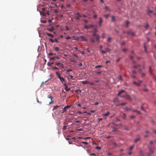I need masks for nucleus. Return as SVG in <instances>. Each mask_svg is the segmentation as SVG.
I'll return each instance as SVG.
<instances>
[{"mask_svg":"<svg viewBox=\"0 0 156 156\" xmlns=\"http://www.w3.org/2000/svg\"><path fill=\"white\" fill-rule=\"evenodd\" d=\"M93 36L96 37V39L98 42L99 41V36L96 34V32H93Z\"/></svg>","mask_w":156,"mask_h":156,"instance_id":"nucleus-1","label":"nucleus"},{"mask_svg":"<svg viewBox=\"0 0 156 156\" xmlns=\"http://www.w3.org/2000/svg\"><path fill=\"white\" fill-rule=\"evenodd\" d=\"M79 38H80L81 40V41H87V40L85 37L83 36H81L79 37Z\"/></svg>","mask_w":156,"mask_h":156,"instance_id":"nucleus-2","label":"nucleus"},{"mask_svg":"<svg viewBox=\"0 0 156 156\" xmlns=\"http://www.w3.org/2000/svg\"><path fill=\"white\" fill-rule=\"evenodd\" d=\"M128 34L130 35L131 36H134L135 35L134 33L131 30H130L126 32Z\"/></svg>","mask_w":156,"mask_h":156,"instance_id":"nucleus-3","label":"nucleus"},{"mask_svg":"<svg viewBox=\"0 0 156 156\" xmlns=\"http://www.w3.org/2000/svg\"><path fill=\"white\" fill-rule=\"evenodd\" d=\"M70 107L71 106L69 105H67L65 106L63 109V111L62 112V113H63L64 112H66V109Z\"/></svg>","mask_w":156,"mask_h":156,"instance_id":"nucleus-4","label":"nucleus"},{"mask_svg":"<svg viewBox=\"0 0 156 156\" xmlns=\"http://www.w3.org/2000/svg\"><path fill=\"white\" fill-rule=\"evenodd\" d=\"M60 58L58 56V55L56 56L55 57H52L50 58V60H55V59H59Z\"/></svg>","mask_w":156,"mask_h":156,"instance_id":"nucleus-5","label":"nucleus"},{"mask_svg":"<svg viewBox=\"0 0 156 156\" xmlns=\"http://www.w3.org/2000/svg\"><path fill=\"white\" fill-rule=\"evenodd\" d=\"M103 20L102 18L101 17H100L99 18V25L100 26H101V24H102V23L103 22Z\"/></svg>","mask_w":156,"mask_h":156,"instance_id":"nucleus-6","label":"nucleus"},{"mask_svg":"<svg viewBox=\"0 0 156 156\" xmlns=\"http://www.w3.org/2000/svg\"><path fill=\"white\" fill-rule=\"evenodd\" d=\"M153 12V10H151L150 9H148L147 11V14L149 16H150V13H152Z\"/></svg>","mask_w":156,"mask_h":156,"instance_id":"nucleus-7","label":"nucleus"},{"mask_svg":"<svg viewBox=\"0 0 156 156\" xmlns=\"http://www.w3.org/2000/svg\"><path fill=\"white\" fill-rule=\"evenodd\" d=\"M48 98L51 99V101L49 102V104H51L54 103L53 101L52 100V99L53 98V97L52 96H48Z\"/></svg>","mask_w":156,"mask_h":156,"instance_id":"nucleus-8","label":"nucleus"},{"mask_svg":"<svg viewBox=\"0 0 156 156\" xmlns=\"http://www.w3.org/2000/svg\"><path fill=\"white\" fill-rule=\"evenodd\" d=\"M125 92V90H121L120 91H119L117 95L118 96H119L121 94H122V93L124 92Z\"/></svg>","mask_w":156,"mask_h":156,"instance_id":"nucleus-9","label":"nucleus"},{"mask_svg":"<svg viewBox=\"0 0 156 156\" xmlns=\"http://www.w3.org/2000/svg\"><path fill=\"white\" fill-rule=\"evenodd\" d=\"M81 82L83 84H89V81H82Z\"/></svg>","mask_w":156,"mask_h":156,"instance_id":"nucleus-10","label":"nucleus"},{"mask_svg":"<svg viewBox=\"0 0 156 156\" xmlns=\"http://www.w3.org/2000/svg\"><path fill=\"white\" fill-rule=\"evenodd\" d=\"M46 34L47 35H48V36L51 37H53L54 36L53 35L51 34V33H48L47 32L46 33Z\"/></svg>","mask_w":156,"mask_h":156,"instance_id":"nucleus-11","label":"nucleus"},{"mask_svg":"<svg viewBox=\"0 0 156 156\" xmlns=\"http://www.w3.org/2000/svg\"><path fill=\"white\" fill-rule=\"evenodd\" d=\"M149 151L151 154H153L154 152L153 150L151 147H149Z\"/></svg>","mask_w":156,"mask_h":156,"instance_id":"nucleus-12","label":"nucleus"},{"mask_svg":"<svg viewBox=\"0 0 156 156\" xmlns=\"http://www.w3.org/2000/svg\"><path fill=\"white\" fill-rule=\"evenodd\" d=\"M81 17V15H78L77 16H75V19L77 20H79L80 19V18Z\"/></svg>","mask_w":156,"mask_h":156,"instance_id":"nucleus-13","label":"nucleus"},{"mask_svg":"<svg viewBox=\"0 0 156 156\" xmlns=\"http://www.w3.org/2000/svg\"><path fill=\"white\" fill-rule=\"evenodd\" d=\"M59 79L62 83L65 81V79L63 77H61Z\"/></svg>","mask_w":156,"mask_h":156,"instance_id":"nucleus-14","label":"nucleus"},{"mask_svg":"<svg viewBox=\"0 0 156 156\" xmlns=\"http://www.w3.org/2000/svg\"><path fill=\"white\" fill-rule=\"evenodd\" d=\"M48 30L49 31L52 32L54 30V28L53 27H52L51 28H48Z\"/></svg>","mask_w":156,"mask_h":156,"instance_id":"nucleus-15","label":"nucleus"},{"mask_svg":"<svg viewBox=\"0 0 156 156\" xmlns=\"http://www.w3.org/2000/svg\"><path fill=\"white\" fill-rule=\"evenodd\" d=\"M133 84L137 86H140V84L139 83H138L136 82L135 81H133Z\"/></svg>","mask_w":156,"mask_h":156,"instance_id":"nucleus-16","label":"nucleus"},{"mask_svg":"<svg viewBox=\"0 0 156 156\" xmlns=\"http://www.w3.org/2000/svg\"><path fill=\"white\" fill-rule=\"evenodd\" d=\"M102 67V66L101 65H97L95 66V68L96 69L99 68H101Z\"/></svg>","mask_w":156,"mask_h":156,"instance_id":"nucleus-17","label":"nucleus"},{"mask_svg":"<svg viewBox=\"0 0 156 156\" xmlns=\"http://www.w3.org/2000/svg\"><path fill=\"white\" fill-rule=\"evenodd\" d=\"M75 92H76V93L78 94H79V93H80L81 92V90H76Z\"/></svg>","mask_w":156,"mask_h":156,"instance_id":"nucleus-18","label":"nucleus"},{"mask_svg":"<svg viewBox=\"0 0 156 156\" xmlns=\"http://www.w3.org/2000/svg\"><path fill=\"white\" fill-rule=\"evenodd\" d=\"M124 109L126 111H128L131 110L130 108L128 107H126L125 108H124Z\"/></svg>","mask_w":156,"mask_h":156,"instance_id":"nucleus-19","label":"nucleus"},{"mask_svg":"<svg viewBox=\"0 0 156 156\" xmlns=\"http://www.w3.org/2000/svg\"><path fill=\"white\" fill-rule=\"evenodd\" d=\"M105 49L106 50L105 51H106V52H109L111 51V50L108 48H105Z\"/></svg>","mask_w":156,"mask_h":156,"instance_id":"nucleus-20","label":"nucleus"},{"mask_svg":"<svg viewBox=\"0 0 156 156\" xmlns=\"http://www.w3.org/2000/svg\"><path fill=\"white\" fill-rule=\"evenodd\" d=\"M140 140V138L138 137L135 140L134 142L136 143L138 141H139Z\"/></svg>","mask_w":156,"mask_h":156,"instance_id":"nucleus-21","label":"nucleus"},{"mask_svg":"<svg viewBox=\"0 0 156 156\" xmlns=\"http://www.w3.org/2000/svg\"><path fill=\"white\" fill-rule=\"evenodd\" d=\"M115 21V17L113 16H112V21L114 22Z\"/></svg>","mask_w":156,"mask_h":156,"instance_id":"nucleus-22","label":"nucleus"},{"mask_svg":"<svg viewBox=\"0 0 156 156\" xmlns=\"http://www.w3.org/2000/svg\"><path fill=\"white\" fill-rule=\"evenodd\" d=\"M90 41L92 43H94L95 42V41L94 39L93 38H90Z\"/></svg>","mask_w":156,"mask_h":156,"instance_id":"nucleus-23","label":"nucleus"},{"mask_svg":"<svg viewBox=\"0 0 156 156\" xmlns=\"http://www.w3.org/2000/svg\"><path fill=\"white\" fill-rule=\"evenodd\" d=\"M100 52L101 53L103 54H105L106 53V51H105L103 50L100 51Z\"/></svg>","mask_w":156,"mask_h":156,"instance_id":"nucleus-24","label":"nucleus"},{"mask_svg":"<svg viewBox=\"0 0 156 156\" xmlns=\"http://www.w3.org/2000/svg\"><path fill=\"white\" fill-rule=\"evenodd\" d=\"M134 147V145H133L131 146H130V147H129V150H132L133 149V147Z\"/></svg>","mask_w":156,"mask_h":156,"instance_id":"nucleus-25","label":"nucleus"},{"mask_svg":"<svg viewBox=\"0 0 156 156\" xmlns=\"http://www.w3.org/2000/svg\"><path fill=\"white\" fill-rule=\"evenodd\" d=\"M65 89L66 91H68L70 90L69 88H68V86H66V87L65 88Z\"/></svg>","mask_w":156,"mask_h":156,"instance_id":"nucleus-26","label":"nucleus"},{"mask_svg":"<svg viewBox=\"0 0 156 156\" xmlns=\"http://www.w3.org/2000/svg\"><path fill=\"white\" fill-rule=\"evenodd\" d=\"M112 40V38L111 37H109L107 39V41L109 42H110Z\"/></svg>","mask_w":156,"mask_h":156,"instance_id":"nucleus-27","label":"nucleus"},{"mask_svg":"<svg viewBox=\"0 0 156 156\" xmlns=\"http://www.w3.org/2000/svg\"><path fill=\"white\" fill-rule=\"evenodd\" d=\"M118 79L119 80H122V78L121 76H119Z\"/></svg>","mask_w":156,"mask_h":156,"instance_id":"nucleus-28","label":"nucleus"},{"mask_svg":"<svg viewBox=\"0 0 156 156\" xmlns=\"http://www.w3.org/2000/svg\"><path fill=\"white\" fill-rule=\"evenodd\" d=\"M104 17L106 19H107L109 16V15L108 14H105L104 16Z\"/></svg>","mask_w":156,"mask_h":156,"instance_id":"nucleus-29","label":"nucleus"},{"mask_svg":"<svg viewBox=\"0 0 156 156\" xmlns=\"http://www.w3.org/2000/svg\"><path fill=\"white\" fill-rule=\"evenodd\" d=\"M54 49L56 51H58L59 50V48L58 47H55V48Z\"/></svg>","mask_w":156,"mask_h":156,"instance_id":"nucleus-30","label":"nucleus"},{"mask_svg":"<svg viewBox=\"0 0 156 156\" xmlns=\"http://www.w3.org/2000/svg\"><path fill=\"white\" fill-rule=\"evenodd\" d=\"M149 25L147 23L146 25L144 26V27L146 29H147V28L149 27Z\"/></svg>","mask_w":156,"mask_h":156,"instance_id":"nucleus-31","label":"nucleus"},{"mask_svg":"<svg viewBox=\"0 0 156 156\" xmlns=\"http://www.w3.org/2000/svg\"><path fill=\"white\" fill-rule=\"evenodd\" d=\"M109 114V112H108L106 113L104 115L105 116H107Z\"/></svg>","mask_w":156,"mask_h":156,"instance_id":"nucleus-32","label":"nucleus"},{"mask_svg":"<svg viewBox=\"0 0 156 156\" xmlns=\"http://www.w3.org/2000/svg\"><path fill=\"white\" fill-rule=\"evenodd\" d=\"M84 27L86 29H88L90 28V27H89V26H87V25H85L84 26Z\"/></svg>","mask_w":156,"mask_h":156,"instance_id":"nucleus-33","label":"nucleus"},{"mask_svg":"<svg viewBox=\"0 0 156 156\" xmlns=\"http://www.w3.org/2000/svg\"><path fill=\"white\" fill-rule=\"evenodd\" d=\"M59 106H58V105H56V106H54V108L53 109V110H54V109H56L57 108H58Z\"/></svg>","mask_w":156,"mask_h":156,"instance_id":"nucleus-34","label":"nucleus"},{"mask_svg":"<svg viewBox=\"0 0 156 156\" xmlns=\"http://www.w3.org/2000/svg\"><path fill=\"white\" fill-rule=\"evenodd\" d=\"M122 117L123 119H125L126 118V114L125 113H123Z\"/></svg>","mask_w":156,"mask_h":156,"instance_id":"nucleus-35","label":"nucleus"},{"mask_svg":"<svg viewBox=\"0 0 156 156\" xmlns=\"http://www.w3.org/2000/svg\"><path fill=\"white\" fill-rule=\"evenodd\" d=\"M129 23V21H127L126 22V27H128V25Z\"/></svg>","mask_w":156,"mask_h":156,"instance_id":"nucleus-36","label":"nucleus"},{"mask_svg":"<svg viewBox=\"0 0 156 156\" xmlns=\"http://www.w3.org/2000/svg\"><path fill=\"white\" fill-rule=\"evenodd\" d=\"M144 48L145 51L147 53V50H146V44L145 43L144 44Z\"/></svg>","mask_w":156,"mask_h":156,"instance_id":"nucleus-37","label":"nucleus"},{"mask_svg":"<svg viewBox=\"0 0 156 156\" xmlns=\"http://www.w3.org/2000/svg\"><path fill=\"white\" fill-rule=\"evenodd\" d=\"M96 73L97 74H98V75H99L100 74H101V72H100V71L96 72Z\"/></svg>","mask_w":156,"mask_h":156,"instance_id":"nucleus-38","label":"nucleus"},{"mask_svg":"<svg viewBox=\"0 0 156 156\" xmlns=\"http://www.w3.org/2000/svg\"><path fill=\"white\" fill-rule=\"evenodd\" d=\"M89 155L90 156H95L96 155V154L95 153H93L92 154H90Z\"/></svg>","mask_w":156,"mask_h":156,"instance_id":"nucleus-39","label":"nucleus"},{"mask_svg":"<svg viewBox=\"0 0 156 156\" xmlns=\"http://www.w3.org/2000/svg\"><path fill=\"white\" fill-rule=\"evenodd\" d=\"M49 40L50 41H51L52 43H53L55 42L54 40L51 38H50L49 39Z\"/></svg>","mask_w":156,"mask_h":156,"instance_id":"nucleus-40","label":"nucleus"},{"mask_svg":"<svg viewBox=\"0 0 156 156\" xmlns=\"http://www.w3.org/2000/svg\"><path fill=\"white\" fill-rule=\"evenodd\" d=\"M146 133H148V135H150L151 134V133L148 131H146Z\"/></svg>","mask_w":156,"mask_h":156,"instance_id":"nucleus-41","label":"nucleus"},{"mask_svg":"<svg viewBox=\"0 0 156 156\" xmlns=\"http://www.w3.org/2000/svg\"><path fill=\"white\" fill-rule=\"evenodd\" d=\"M61 64V63H60V62H56V63H55V65L58 66Z\"/></svg>","mask_w":156,"mask_h":156,"instance_id":"nucleus-42","label":"nucleus"},{"mask_svg":"<svg viewBox=\"0 0 156 156\" xmlns=\"http://www.w3.org/2000/svg\"><path fill=\"white\" fill-rule=\"evenodd\" d=\"M95 148L96 149L99 150H100L101 149V147H95Z\"/></svg>","mask_w":156,"mask_h":156,"instance_id":"nucleus-43","label":"nucleus"},{"mask_svg":"<svg viewBox=\"0 0 156 156\" xmlns=\"http://www.w3.org/2000/svg\"><path fill=\"white\" fill-rule=\"evenodd\" d=\"M53 68L54 69H55V70H58V69L57 67H56V66L54 67Z\"/></svg>","mask_w":156,"mask_h":156,"instance_id":"nucleus-44","label":"nucleus"},{"mask_svg":"<svg viewBox=\"0 0 156 156\" xmlns=\"http://www.w3.org/2000/svg\"><path fill=\"white\" fill-rule=\"evenodd\" d=\"M126 104V103H123L119 104V105H125Z\"/></svg>","mask_w":156,"mask_h":156,"instance_id":"nucleus-45","label":"nucleus"},{"mask_svg":"<svg viewBox=\"0 0 156 156\" xmlns=\"http://www.w3.org/2000/svg\"><path fill=\"white\" fill-rule=\"evenodd\" d=\"M82 143L84 144L85 145H87L88 144V143L86 142H83Z\"/></svg>","mask_w":156,"mask_h":156,"instance_id":"nucleus-46","label":"nucleus"},{"mask_svg":"<svg viewBox=\"0 0 156 156\" xmlns=\"http://www.w3.org/2000/svg\"><path fill=\"white\" fill-rule=\"evenodd\" d=\"M55 74L57 76H59L60 75V73L58 72H55Z\"/></svg>","mask_w":156,"mask_h":156,"instance_id":"nucleus-47","label":"nucleus"},{"mask_svg":"<svg viewBox=\"0 0 156 156\" xmlns=\"http://www.w3.org/2000/svg\"><path fill=\"white\" fill-rule=\"evenodd\" d=\"M97 31H98V30L96 28H94L93 32H97Z\"/></svg>","mask_w":156,"mask_h":156,"instance_id":"nucleus-48","label":"nucleus"},{"mask_svg":"<svg viewBox=\"0 0 156 156\" xmlns=\"http://www.w3.org/2000/svg\"><path fill=\"white\" fill-rule=\"evenodd\" d=\"M78 65L80 67L82 66L83 65L82 63V62L80 63L79 64H78Z\"/></svg>","mask_w":156,"mask_h":156,"instance_id":"nucleus-49","label":"nucleus"},{"mask_svg":"<svg viewBox=\"0 0 156 156\" xmlns=\"http://www.w3.org/2000/svg\"><path fill=\"white\" fill-rule=\"evenodd\" d=\"M54 55V54L53 53H50L49 54V55L50 56L53 55ZM54 55H55V54H54Z\"/></svg>","mask_w":156,"mask_h":156,"instance_id":"nucleus-50","label":"nucleus"},{"mask_svg":"<svg viewBox=\"0 0 156 156\" xmlns=\"http://www.w3.org/2000/svg\"><path fill=\"white\" fill-rule=\"evenodd\" d=\"M71 38V37L69 36H67L66 37V40H68L70 39Z\"/></svg>","mask_w":156,"mask_h":156,"instance_id":"nucleus-51","label":"nucleus"},{"mask_svg":"<svg viewBox=\"0 0 156 156\" xmlns=\"http://www.w3.org/2000/svg\"><path fill=\"white\" fill-rule=\"evenodd\" d=\"M100 82V80H98L95 81V82L96 83H98Z\"/></svg>","mask_w":156,"mask_h":156,"instance_id":"nucleus-52","label":"nucleus"},{"mask_svg":"<svg viewBox=\"0 0 156 156\" xmlns=\"http://www.w3.org/2000/svg\"><path fill=\"white\" fill-rule=\"evenodd\" d=\"M127 51V50L126 49H125H125H123L122 50V51L123 52H126Z\"/></svg>","mask_w":156,"mask_h":156,"instance_id":"nucleus-53","label":"nucleus"},{"mask_svg":"<svg viewBox=\"0 0 156 156\" xmlns=\"http://www.w3.org/2000/svg\"><path fill=\"white\" fill-rule=\"evenodd\" d=\"M54 12L55 13H58V12L57 9H55V10Z\"/></svg>","mask_w":156,"mask_h":156,"instance_id":"nucleus-54","label":"nucleus"},{"mask_svg":"<svg viewBox=\"0 0 156 156\" xmlns=\"http://www.w3.org/2000/svg\"><path fill=\"white\" fill-rule=\"evenodd\" d=\"M153 79L156 82V76H154L153 77Z\"/></svg>","mask_w":156,"mask_h":156,"instance_id":"nucleus-55","label":"nucleus"},{"mask_svg":"<svg viewBox=\"0 0 156 156\" xmlns=\"http://www.w3.org/2000/svg\"><path fill=\"white\" fill-rule=\"evenodd\" d=\"M54 41H55V42H56V43H58V40H57V38H55V40H54Z\"/></svg>","mask_w":156,"mask_h":156,"instance_id":"nucleus-56","label":"nucleus"},{"mask_svg":"<svg viewBox=\"0 0 156 156\" xmlns=\"http://www.w3.org/2000/svg\"><path fill=\"white\" fill-rule=\"evenodd\" d=\"M136 112L138 114H140L141 113L140 112V111L137 110Z\"/></svg>","mask_w":156,"mask_h":156,"instance_id":"nucleus-57","label":"nucleus"},{"mask_svg":"<svg viewBox=\"0 0 156 156\" xmlns=\"http://www.w3.org/2000/svg\"><path fill=\"white\" fill-rule=\"evenodd\" d=\"M66 30H69V28L67 26H66Z\"/></svg>","mask_w":156,"mask_h":156,"instance_id":"nucleus-58","label":"nucleus"},{"mask_svg":"<svg viewBox=\"0 0 156 156\" xmlns=\"http://www.w3.org/2000/svg\"><path fill=\"white\" fill-rule=\"evenodd\" d=\"M47 65L48 66H51V63L49 62H48L47 63Z\"/></svg>","mask_w":156,"mask_h":156,"instance_id":"nucleus-59","label":"nucleus"},{"mask_svg":"<svg viewBox=\"0 0 156 156\" xmlns=\"http://www.w3.org/2000/svg\"><path fill=\"white\" fill-rule=\"evenodd\" d=\"M97 15H96V14H95V15H94V16H93V17L94 18H97Z\"/></svg>","mask_w":156,"mask_h":156,"instance_id":"nucleus-60","label":"nucleus"},{"mask_svg":"<svg viewBox=\"0 0 156 156\" xmlns=\"http://www.w3.org/2000/svg\"><path fill=\"white\" fill-rule=\"evenodd\" d=\"M124 129L126 130H129V129L127 127H126L124 128Z\"/></svg>","mask_w":156,"mask_h":156,"instance_id":"nucleus-61","label":"nucleus"},{"mask_svg":"<svg viewBox=\"0 0 156 156\" xmlns=\"http://www.w3.org/2000/svg\"><path fill=\"white\" fill-rule=\"evenodd\" d=\"M89 84L90 85H93L94 84V83L93 82H89Z\"/></svg>","mask_w":156,"mask_h":156,"instance_id":"nucleus-62","label":"nucleus"},{"mask_svg":"<svg viewBox=\"0 0 156 156\" xmlns=\"http://www.w3.org/2000/svg\"><path fill=\"white\" fill-rule=\"evenodd\" d=\"M141 110H143V111H145L143 107L142 106H141Z\"/></svg>","mask_w":156,"mask_h":156,"instance_id":"nucleus-63","label":"nucleus"},{"mask_svg":"<svg viewBox=\"0 0 156 156\" xmlns=\"http://www.w3.org/2000/svg\"><path fill=\"white\" fill-rule=\"evenodd\" d=\"M129 57H130V58L132 60L133 59V57L132 56H129Z\"/></svg>","mask_w":156,"mask_h":156,"instance_id":"nucleus-64","label":"nucleus"}]
</instances>
